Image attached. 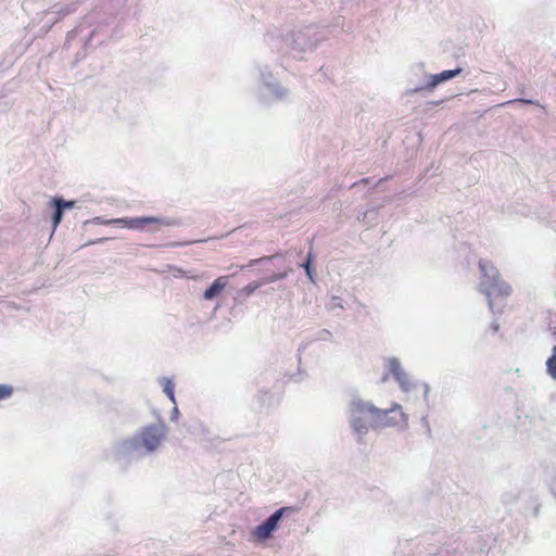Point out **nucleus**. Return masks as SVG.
<instances>
[{"instance_id": "1", "label": "nucleus", "mask_w": 556, "mask_h": 556, "mask_svg": "<svg viewBox=\"0 0 556 556\" xmlns=\"http://www.w3.org/2000/svg\"><path fill=\"white\" fill-rule=\"evenodd\" d=\"M167 435V426L157 421L143 427L136 435L122 441L116 447L118 458H140L159 448Z\"/></svg>"}, {"instance_id": "2", "label": "nucleus", "mask_w": 556, "mask_h": 556, "mask_svg": "<svg viewBox=\"0 0 556 556\" xmlns=\"http://www.w3.org/2000/svg\"><path fill=\"white\" fill-rule=\"evenodd\" d=\"M382 410L370 401L364 400L359 394H351L348 404V418L352 430L358 439L365 435L370 429H375L381 419Z\"/></svg>"}, {"instance_id": "3", "label": "nucleus", "mask_w": 556, "mask_h": 556, "mask_svg": "<svg viewBox=\"0 0 556 556\" xmlns=\"http://www.w3.org/2000/svg\"><path fill=\"white\" fill-rule=\"evenodd\" d=\"M315 33L312 28L305 30H298L287 35L285 41L286 45L291 49L295 58H301L306 51L313 50L316 47L319 38H314Z\"/></svg>"}, {"instance_id": "4", "label": "nucleus", "mask_w": 556, "mask_h": 556, "mask_svg": "<svg viewBox=\"0 0 556 556\" xmlns=\"http://www.w3.org/2000/svg\"><path fill=\"white\" fill-rule=\"evenodd\" d=\"M103 224H118V225H125L131 229H142L147 225L175 226L177 223L174 219H169V218L147 216V217H137V218H115V219L105 220V222H103Z\"/></svg>"}, {"instance_id": "5", "label": "nucleus", "mask_w": 556, "mask_h": 556, "mask_svg": "<svg viewBox=\"0 0 556 556\" xmlns=\"http://www.w3.org/2000/svg\"><path fill=\"white\" fill-rule=\"evenodd\" d=\"M262 86L260 96L264 101L280 100L288 94V90L280 87L274 79L271 73L262 72Z\"/></svg>"}, {"instance_id": "6", "label": "nucleus", "mask_w": 556, "mask_h": 556, "mask_svg": "<svg viewBox=\"0 0 556 556\" xmlns=\"http://www.w3.org/2000/svg\"><path fill=\"white\" fill-rule=\"evenodd\" d=\"M292 507H282L277 509L274 514H271L268 518H266L261 525H258L253 534L258 540H267L273 535V532L276 530L278 522L287 511H292Z\"/></svg>"}, {"instance_id": "7", "label": "nucleus", "mask_w": 556, "mask_h": 556, "mask_svg": "<svg viewBox=\"0 0 556 556\" xmlns=\"http://www.w3.org/2000/svg\"><path fill=\"white\" fill-rule=\"evenodd\" d=\"M388 368L389 372L393 376L403 391L407 392L413 388V382L408 374L404 370L397 359H389Z\"/></svg>"}, {"instance_id": "8", "label": "nucleus", "mask_w": 556, "mask_h": 556, "mask_svg": "<svg viewBox=\"0 0 556 556\" xmlns=\"http://www.w3.org/2000/svg\"><path fill=\"white\" fill-rule=\"evenodd\" d=\"M407 426V416L400 405H394L384 409V427L405 428Z\"/></svg>"}, {"instance_id": "9", "label": "nucleus", "mask_w": 556, "mask_h": 556, "mask_svg": "<svg viewBox=\"0 0 556 556\" xmlns=\"http://www.w3.org/2000/svg\"><path fill=\"white\" fill-rule=\"evenodd\" d=\"M227 277L222 276L213 281V283L204 291L203 298L207 301L214 300L226 287Z\"/></svg>"}, {"instance_id": "10", "label": "nucleus", "mask_w": 556, "mask_h": 556, "mask_svg": "<svg viewBox=\"0 0 556 556\" xmlns=\"http://www.w3.org/2000/svg\"><path fill=\"white\" fill-rule=\"evenodd\" d=\"M462 72V68L443 71L440 74H435L431 77V81L429 83L430 88H434L439 84L452 79L457 76Z\"/></svg>"}, {"instance_id": "11", "label": "nucleus", "mask_w": 556, "mask_h": 556, "mask_svg": "<svg viewBox=\"0 0 556 556\" xmlns=\"http://www.w3.org/2000/svg\"><path fill=\"white\" fill-rule=\"evenodd\" d=\"M363 220L368 226H374L379 224V211L377 208L368 210L364 213Z\"/></svg>"}, {"instance_id": "12", "label": "nucleus", "mask_w": 556, "mask_h": 556, "mask_svg": "<svg viewBox=\"0 0 556 556\" xmlns=\"http://www.w3.org/2000/svg\"><path fill=\"white\" fill-rule=\"evenodd\" d=\"M546 369L548 375L556 379V346L553 348L552 355L546 361Z\"/></svg>"}, {"instance_id": "13", "label": "nucleus", "mask_w": 556, "mask_h": 556, "mask_svg": "<svg viewBox=\"0 0 556 556\" xmlns=\"http://www.w3.org/2000/svg\"><path fill=\"white\" fill-rule=\"evenodd\" d=\"M162 383L164 386V392L169 397V400L176 404L175 394H174V383L172 379L162 378Z\"/></svg>"}, {"instance_id": "14", "label": "nucleus", "mask_w": 556, "mask_h": 556, "mask_svg": "<svg viewBox=\"0 0 556 556\" xmlns=\"http://www.w3.org/2000/svg\"><path fill=\"white\" fill-rule=\"evenodd\" d=\"M54 213L52 215L53 228L55 229L63 218L64 210L60 205H53Z\"/></svg>"}, {"instance_id": "15", "label": "nucleus", "mask_w": 556, "mask_h": 556, "mask_svg": "<svg viewBox=\"0 0 556 556\" xmlns=\"http://www.w3.org/2000/svg\"><path fill=\"white\" fill-rule=\"evenodd\" d=\"M76 204V201H66L62 198H53L52 205H60L63 210L73 208Z\"/></svg>"}, {"instance_id": "16", "label": "nucleus", "mask_w": 556, "mask_h": 556, "mask_svg": "<svg viewBox=\"0 0 556 556\" xmlns=\"http://www.w3.org/2000/svg\"><path fill=\"white\" fill-rule=\"evenodd\" d=\"M13 388L10 384H0V400L7 399L12 395Z\"/></svg>"}, {"instance_id": "17", "label": "nucleus", "mask_w": 556, "mask_h": 556, "mask_svg": "<svg viewBox=\"0 0 556 556\" xmlns=\"http://www.w3.org/2000/svg\"><path fill=\"white\" fill-rule=\"evenodd\" d=\"M288 273L285 271V273H278V274H275L274 276H271L268 281L269 282H274V281H277V280H281V279H285L287 277Z\"/></svg>"}, {"instance_id": "18", "label": "nucleus", "mask_w": 556, "mask_h": 556, "mask_svg": "<svg viewBox=\"0 0 556 556\" xmlns=\"http://www.w3.org/2000/svg\"><path fill=\"white\" fill-rule=\"evenodd\" d=\"M330 337H331V332L326 330V329L321 330L319 336H318V338L320 340H328V339H330Z\"/></svg>"}, {"instance_id": "19", "label": "nucleus", "mask_w": 556, "mask_h": 556, "mask_svg": "<svg viewBox=\"0 0 556 556\" xmlns=\"http://www.w3.org/2000/svg\"><path fill=\"white\" fill-rule=\"evenodd\" d=\"M304 269H311L312 268V254L309 253L307 256L306 262L302 265Z\"/></svg>"}, {"instance_id": "20", "label": "nucleus", "mask_w": 556, "mask_h": 556, "mask_svg": "<svg viewBox=\"0 0 556 556\" xmlns=\"http://www.w3.org/2000/svg\"><path fill=\"white\" fill-rule=\"evenodd\" d=\"M178 415H179V410L177 408V406L174 407L173 412H172V416H170V419L172 420H175L178 418Z\"/></svg>"}, {"instance_id": "21", "label": "nucleus", "mask_w": 556, "mask_h": 556, "mask_svg": "<svg viewBox=\"0 0 556 556\" xmlns=\"http://www.w3.org/2000/svg\"><path fill=\"white\" fill-rule=\"evenodd\" d=\"M305 273H306V275H307L308 279H309L311 281H314V278H313V269H312V268H311V269H306V270H305Z\"/></svg>"}, {"instance_id": "22", "label": "nucleus", "mask_w": 556, "mask_h": 556, "mask_svg": "<svg viewBox=\"0 0 556 556\" xmlns=\"http://www.w3.org/2000/svg\"><path fill=\"white\" fill-rule=\"evenodd\" d=\"M247 288H248L249 292H253L254 290H256L258 288V286L257 285H249Z\"/></svg>"}, {"instance_id": "23", "label": "nucleus", "mask_w": 556, "mask_h": 556, "mask_svg": "<svg viewBox=\"0 0 556 556\" xmlns=\"http://www.w3.org/2000/svg\"><path fill=\"white\" fill-rule=\"evenodd\" d=\"M479 267H480V269H481V271H482V273H485V269H486V268H485V262H482V261H481V262L479 263Z\"/></svg>"}, {"instance_id": "24", "label": "nucleus", "mask_w": 556, "mask_h": 556, "mask_svg": "<svg viewBox=\"0 0 556 556\" xmlns=\"http://www.w3.org/2000/svg\"><path fill=\"white\" fill-rule=\"evenodd\" d=\"M332 301H333V305H334V306H336V305L341 306V304L337 302V301H338V298H333V299H332Z\"/></svg>"}, {"instance_id": "25", "label": "nucleus", "mask_w": 556, "mask_h": 556, "mask_svg": "<svg viewBox=\"0 0 556 556\" xmlns=\"http://www.w3.org/2000/svg\"><path fill=\"white\" fill-rule=\"evenodd\" d=\"M520 102L531 103L529 100H519Z\"/></svg>"}]
</instances>
